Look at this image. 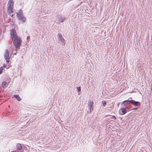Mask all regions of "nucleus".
Here are the masks:
<instances>
[{"instance_id": "f257e3e1", "label": "nucleus", "mask_w": 152, "mask_h": 152, "mask_svg": "<svg viewBox=\"0 0 152 152\" xmlns=\"http://www.w3.org/2000/svg\"><path fill=\"white\" fill-rule=\"evenodd\" d=\"M10 38L13 41L14 46L16 49L20 48L22 43L20 37L18 36L16 31L15 29L10 30Z\"/></svg>"}, {"instance_id": "f03ea898", "label": "nucleus", "mask_w": 152, "mask_h": 152, "mask_svg": "<svg viewBox=\"0 0 152 152\" xmlns=\"http://www.w3.org/2000/svg\"><path fill=\"white\" fill-rule=\"evenodd\" d=\"M130 103H131V100H126L124 101L121 104L122 107L128 109V108L129 106Z\"/></svg>"}, {"instance_id": "7ed1b4c3", "label": "nucleus", "mask_w": 152, "mask_h": 152, "mask_svg": "<svg viewBox=\"0 0 152 152\" xmlns=\"http://www.w3.org/2000/svg\"><path fill=\"white\" fill-rule=\"evenodd\" d=\"M57 36L58 40L62 42L64 46L65 43V40L64 38L62 37V35L61 33H58L57 34Z\"/></svg>"}, {"instance_id": "20e7f679", "label": "nucleus", "mask_w": 152, "mask_h": 152, "mask_svg": "<svg viewBox=\"0 0 152 152\" xmlns=\"http://www.w3.org/2000/svg\"><path fill=\"white\" fill-rule=\"evenodd\" d=\"M4 58L6 60L7 62V63L9 62L10 58L9 53L8 51L7 50L6 51L5 53L4 54Z\"/></svg>"}, {"instance_id": "39448f33", "label": "nucleus", "mask_w": 152, "mask_h": 152, "mask_svg": "<svg viewBox=\"0 0 152 152\" xmlns=\"http://www.w3.org/2000/svg\"><path fill=\"white\" fill-rule=\"evenodd\" d=\"M123 107L121 108L119 111V114L122 115H124L126 113V108Z\"/></svg>"}, {"instance_id": "423d86ee", "label": "nucleus", "mask_w": 152, "mask_h": 152, "mask_svg": "<svg viewBox=\"0 0 152 152\" xmlns=\"http://www.w3.org/2000/svg\"><path fill=\"white\" fill-rule=\"evenodd\" d=\"M13 7H7V12L12 17H13V15L11 13L13 12Z\"/></svg>"}, {"instance_id": "0eeeda50", "label": "nucleus", "mask_w": 152, "mask_h": 152, "mask_svg": "<svg viewBox=\"0 0 152 152\" xmlns=\"http://www.w3.org/2000/svg\"><path fill=\"white\" fill-rule=\"evenodd\" d=\"M93 105V102L92 101H90L89 102L88 104V106L89 107V110H90V113H91V112L93 110V108L92 107V106Z\"/></svg>"}, {"instance_id": "6e6552de", "label": "nucleus", "mask_w": 152, "mask_h": 152, "mask_svg": "<svg viewBox=\"0 0 152 152\" xmlns=\"http://www.w3.org/2000/svg\"><path fill=\"white\" fill-rule=\"evenodd\" d=\"M131 104H133L134 106H139L140 105V102L138 101H135L134 100H131Z\"/></svg>"}, {"instance_id": "1a4fd4ad", "label": "nucleus", "mask_w": 152, "mask_h": 152, "mask_svg": "<svg viewBox=\"0 0 152 152\" xmlns=\"http://www.w3.org/2000/svg\"><path fill=\"white\" fill-rule=\"evenodd\" d=\"M23 15V13L22 10H20L18 11V12L17 13V16L18 17V18H20V17Z\"/></svg>"}, {"instance_id": "9d476101", "label": "nucleus", "mask_w": 152, "mask_h": 152, "mask_svg": "<svg viewBox=\"0 0 152 152\" xmlns=\"http://www.w3.org/2000/svg\"><path fill=\"white\" fill-rule=\"evenodd\" d=\"M14 5V2L13 0H9L8 5V7H13Z\"/></svg>"}, {"instance_id": "9b49d317", "label": "nucleus", "mask_w": 152, "mask_h": 152, "mask_svg": "<svg viewBox=\"0 0 152 152\" xmlns=\"http://www.w3.org/2000/svg\"><path fill=\"white\" fill-rule=\"evenodd\" d=\"M18 18L19 20L21 21L23 23H24L26 21V18L23 15L20 17V18Z\"/></svg>"}, {"instance_id": "f8f14e48", "label": "nucleus", "mask_w": 152, "mask_h": 152, "mask_svg": "<svg viewBox=\"0 0 152 152\" xmlns=\"http://www.w3.org/2000/svg\"><path fill=\"white\" fill-rule=\"evenodd\" d=\"M8 85V83L5 82H3L2 83V87L3 88H5L6 87H7V86Z\"/></svg>"}, {"instance_id": "ddd939ff", "label": "nucleus", "mask_w": 152, "mask_h": 152, "mask_svg": "<svg viewBox=\"0 0 152 152\" xmlns=\"http://www.w3.org/2000/svg\"><path fill=\"white\" fill-rule=\"evenodd\" d=\"M58 19L61 22H63L65 19V18H63L61 16H58Z\"/></svg>"}, {"instance_id": "4468645a", "label": "nucleus", "mask_w": 152, "mask_h": 152, "mask_svg": "<svg viewBox=\"0 0 152 152\" xmlns=\"http://www.w3.org/2000/svg\"><path fill=\"white\" fill-rule=\"evenodd\" d=\"M14 96L15 98L18 101H20L21 99L19 96L18 95H14Z\"/></svg>"}, {"instance_id": "2eb2a0df", "label": "nucleus", "mask_w": 152, "mask_h": 152, "mask_svg": "<svg viewBox=\"0 0 152 152\" xmlns=\"http://www.w3.org/2000/svg\"><path fill=\"white\" fill-rule=\"evenodd\" d=\"M17 148V149L19 150H20L22 149V147L20 143H18L17 144V146H16Z\"/></svg>"}, {"instance_id": "dca6fc26", "label": "nucleus", "mask_w": 152, "mask_h": 152, "mask_svg": "<svg viewBox=\"0 0 152 152\" xmlns=\"http://www.w3.org/2000/svg\"><path fill=\"white\" fill-rule=\"evenodd\" d=\"M106 104V103L105 101H102V104L103 106H105Z\"/></svg>"}, {"instance_id": "f3484780", "label": "nucleus", "mask_w": 152, "mask_h": 152, "mask_svg": "<svg viewBox=\"0 0 152 152\" xmlns=\"http://www.w3.org/2000/svg\"><path fill=\"white\" fill-rule=\"evenodd\" d=\"M77 90L78 92H79L81 91V88L80 87H77Z\"/></svg>"}, {"instance_id": "a211bd4d", "label": "nucleus", "mask_w": 152, "mask_h": 152, "mask_svg": "<svg viewBox=\"0 0 152 152\" xmlns=\"http://www.w3.org/2000/svg\"><path fill=\"white\" fill-rule=\"evenodd\" d=\"M3 69L2 67H0V74L2 73Z\"/></svg>"}, {"instance_id": "6ab92c4d", "label": "nucleus", "mask_w": 152, "mask_h": 152, "mask_svg": "<svg viewBox=\"0 0 152 152\" xmlns=\"http://www.w3.org/2000/svg\"><path fill=\"white\" fill-rule=\"evenodd\" d=\"M30 38L29 36H28L27 37V40H28Z\"/></svg>"}, {"instance_id": "aec40b11", "label": "nucleus", "mask_w": 152, "mask_h": 152, "mask_svg": "<svg viewBox=\"0 0 152 152\" xmlns=\"http://www.w3.org/2000/svg\"><path fill=\"white\" fill-rule=\"evenodd\" d=\"M120 104V102H119V103H118V104H117V105H118V106H119V105Z\"/></svg>"}, {"instance_id": "412c9836", "label": "nucleus", "mask_w": 152, "mask_h": 152, "mask_svg": "<svg viewBox=\"0 0 152 152\" xmlns=\"http://www.w3.org/2000/svg\"><path fill=\"white\" fill-rule=\"evenodd\" d=\"M151 40H152V35H151Z\"/></svg>"}, {"instance_id": "4be33fe9", "label": "nucleus", "mask_w": 152, "mask_h": 152, "mask_svg": "<svg viewBox=\"0 0 152 152\" xmlns=\"http://www.w3.org/2000/svg\"><path fill=\"white\" fill-rule=\"evenodd\" d=\"M15 152H17L16 151H15Z\"/></svg>"}]
</instances>
